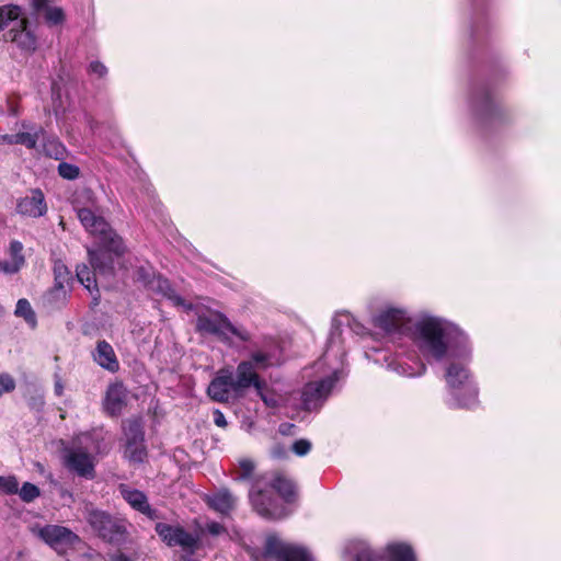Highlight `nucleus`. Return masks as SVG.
Instances as JSON below:
<instances>
[{
    "label": "nucleus",
    "mask_w": 561,
    "mask_h": 561,
    "mask_svg": "<svg viewBox=\"0 0 561 561\" xmlns=\"http://www.w3.org/2000/svg\"><path fill=\"white\" fill-rule=\"evenodd\" d=\"M371 323L394 339L397 350H374L366 357L399 376L415 378L426 371L425 362L444 364V378L453 408L471 409L478 404V386L470 371L472 343L457 323L430 311L411 318L407 308L388 304L371 317Z\"/></svg>",
    "instance_id": "nucleus-1"
},
{
    "label": "nucleus",
    "mask_w": 561,
    "mask_h": 561,
    "mask_svg": "<svg viewBox=\"0 0 561 561\" xmlns=\"http://www.w3.org/2000/svg\"><path fill=\"white\" fill-rule=\"evenodd\" d=\"M73 207L84 229L98 240L96 249H88L90 264L101 273L113 271V255L123 256L125 247L104 218L95 213V199L89 188L77 192Z\"/></svg>",
    "instance_id": "nucleus-2"
},
{
    "label": "nucleus",
    "mask_w": 561,
    "mask_h": 561,
    "mask_svg": "<svg viewBox=\"0 0 561 561\" xmlns=\"http://www.w3.org/2000/svg\"><path fill=\"white\" fill-rule=\"evenodd\" d=\"M351 314L341 313L333 319V325L330 333L328 348L319 362L316 363L314 368L319 376L306 383L301 392V402L306 410H318L322 407L329 396L332 393L337 380L341 376V369L337 366L329 364L331 355H339L342 359L344 352L341 351V335L340 325L350 324Z\"/></svg>",
    "instance_id": "nucleus-3"
},
{
    "label": "nucleus",
    "mask_w": 561,
    "mask_h": 561,
    "mask_svg": "<svg viewBox=\"0 0 561 561\" xmlns=\"http://www.w3.org/2000/svg\"><path fill=\"white\" fill-rule=\"evenodd\" d=\"M274 493H277L284 502L289 503L295 497L296 488L291 480L279 473L263 474L253 481L249 497L259 515L270 519H279L287 516L288 511Z\"/></svg>",
    "instance_id": "nucleus-4"
},
{
    "label": "nucleus",
    "mask_w": 561,
    "mask_h": 561,
    "mask_svg": "<svg viewBox=\"0 0 561 561\" xmlns=\"http://www.w3.org/2000/svg\"><path fill=\"white\" fill-rule=\"evenodd\" d=\"M100 451V444L91 433L79 434L72 446L65 449V465L78 476L92 479L94 477L93 454Z\"/></svg>",
    "instance_id": "nucleus-5"
},
{
    "label": "nucleus",
    "mask_w": 561,
    "mask_h": 561,
    "mask_svg": "<svg viewBox=\"0 0 561 561\" xmlns=\"http://www.w3.org/2000/svg\"><path fill=\"white\" fill-rule=\"evenodd\" d=\"M196 328L201 332L219 336L230 345H233L237 341L248 342L250 340V333L244 328L233 325L224 314L218 312L199 316Z\"/></svg>",
    "instance_id": "nucleus-6"
},
{
    "label": "nucleus",
    "mask_w": 561,
    "mask_h": 561,
    "mask_svg": "<svg viewBox=\"0 0 561 561\" xmlns=\"http://www.w3.org/2000/svg\"><path fill=\"white\" fill-rule=\"evenodd\" d=\"M272 365V357L268 353L256 351L253 352L249 359L241 360L236 369V385L244 392L250 387L260 388L264 382L259 371Z\"/></svg>",
    "instance_id": "nucleus-7"
},
{
    "label": "nucleus",
    "mask_w": 561,
    "mask_h": 561,
    "mask_svg": "<svg viewBox=\"0 0 561 561\" xmlns=\"http://www.w3.org/2000/svg\"><path fill=\"white\" fill-rule=\"evenodd\" d=\"M88 523L98 534L110 542L119 543L125 539L126 526L123 522L113 519L108 514L93 507H87Z\"/></svg>",
    "instance_id": "nucleus-8"
},
{
    "label": "nucleus",
    "mask_w": 561,
    "mask_h": 561,
    "mask_svg": "<svg viewBox=\"0 0 561 561\" xmlns=\"http://www.w3.org/2000/svg\"><path fill=\"white\" fill-rule=\"evenodd\" d=\"M131 276L148 290L161 295L174 306H185L184 300L174 293L168 279L157 276L150 264L139 265Z\"/></svg>",
    "instance_id": "nucleus-9"
},
{
    "label": "nucleus",
    "mask_w": 561,
    "mask_h": 561,
    "mask_svg": "<svg viewBox=\"0 0 561 561\" xmlns=\"http://www.w3.org/2000/svg\"><path fill=\"white\" fill-rule=\"evenodd\" d=\"M265 554L277 561H313V557L307 548L285 542L276 535L266 537Z\"/></svg>",
    "instance_id": "nucleus-10"
},
{
    "label": "nucleus",
    "mask_w": 561,
    "mask_h": 561,
    "mask_svg": "<svg viewBox=\"0 0 561 561\" xmlns=\"http://www.w3.org/2000/svg\"><path fill=\"white\" fill-rule=\"evenodd\" d=\"M207 394L211 400L222 403L241 397L243 392L236 385L232 369L224 367L218 370L216 377L208 385Z\"/></svg>",
    "instance_id": "nucleus-11"
},
{
    "label": "nucleus",
    "mask_w": 561,
    "mask_h": 561,
    "mask_svg": "<svg viewBox=\"0 0 561 561\" xmlns=\"http://www.w3.org/2000/svg\"><path fill=\"white\" fill-rule=\"evenodd\" d=\"M156 531L169 547L179 546L188 554H193L199 547V537L186 531L183 527L158 523Z\"/></svg>",
    "instance_id": "nucleus-12"
},
{
    "label": "nucleus",
    "mask_w": 561,
    "mask_h": 561,
    "mask_svg": "<svg viewBox=\"0 0 561 561\" xmlns=\"http://www.w3.org/2000/svg\"><path fill=\"white\" fill-rule=\"evenodd\" d=\"M33 533L59 553L79 541V537L70 529L58 525L33 528Z\"/></svg>",
    "instance_id": "nucleus-13"
},
{
    "label": "nucleus",
    "mask_w": 561,
    "mask_h": 561,
    "mask_svg": "<svg viewBox=\"0 0 561 561\" xmlns=\"http://www.w3.org/2000/svg\"><path fill=\"white\" fill-rule=\"evenodd\" d=\"M112 255H113V261H112L113 271L111 273H101L100 271H98L95 268H93V272H92L89 270V267L85 264L77 266V271H76L77 279L92 295L94 305H98L99 299H100L99 288H98V284L95 280V273H99L100 275H104V276L112 275L115 273L116 264L121 265L119 268H124V270L128 271V267L125 266V263L121 264L122 256H116L113 252H112ZM92 267H94V266L92 265Z\"/></svg>",
    "instance_id": "nucleus-14"
},
{
    "label": "nucleus",
    "mask_w": 561,
    "mask_h": 561,
    "mask_svg": "<svg viewBox=\"0 0 561 561\" xmlns=\"http://www.w3.org/2000/svg\"><path fill=\"white\" fill-rule=\"evenodd\" d=\"M16 211L30 218L44 216L47 213L44 193L38 188L31 190L25 196L18 199Z\"/></svg>",
    "instance_id": "nucleus-15"
},
{
    "label": "nucleus",
    "mask_w": 561,
    "mask_h": 561,
    "mask_svg": "<svg viewBox=\"0 0 561 561\" xmlns=\"http://www.w3.org/2000/svg\"><path fill=\"white\" fill-rule=\"evenodd\" d=\"M472 108L474 115L485 122L497 119L502 114L501 106L486 90H480L476 93Z\"/></svg>",
    "instance_id": "nucleus-16"
},
{
    "label": "nucleus",
    "mask_w": 561,
    "mask_h": 561,
    "mask_svg": "<svg viewBox=\"0 0 561 561\" xmlns=\"http://www.w3.org/2000/svg\"><path fill=\"white\" fill-rule=\"evenodd\" d=\"M27 24V19H24L21 26L16 25L14 28L8 30L4 38L15 44L23 51L33 53L37 47V38Z\"/></svg>",
    "instance_id": "nucleus-17"
},
{
    "label": "nucleus",
    "mask_w": 561,
    "mask_h": 561,
    "mask_svg": "<svg viewBox=\"0 0 561 561\" xmlns=\"http://www.w3.org/2000/svg\"><path fill=\"white\" fill-rule=\"evenodd\" d=\"M127 401V389L123 383L115 382L107 387L103 400V408L111 416H118Z\"/></svg>",
    "instance_id": "nucleus-18"
},
{
    "label": "nucleus",
    "mask_w": 561,
    "mask_h": 561,
    "mask_svg": "<svg viewBox=\"0 0 561 561\" xmlns=\"http://www.w3.org/2000/svg\"><path fill=\"white\" fill-rule=\"evenodd\" d=\"M122 497L136 511L153 519L157 517L156 511L151 508L145 493L122 484L119 486Z\"/></svg>",
    "instance_id": "nucleus-19"
},
{
    "label": "nucleus",
    "mask_w": 561,
    "mask_h": 561,
    "mask_svg": "<svg viewBox=\"0 0 561 561\" xmlns=\"http://www.w3.org/2000/svg\"><path fill=\"white\" fill-rule=\"evenodd\" d=\"M23 244L18 240H12L8 248L9 259L0 260V272L7 275L18 273L25 264L23 255Z\"/></svg>",
    "instance_id": "nucleus-20"
},
{
    "label": "nucleus",
    "mask_w": 561,
    "mask_h": 561,
    "mask_svg": "<svg viewBox=\"0 0 561 561\" xmlns=\"http://www.w3.org/2000/svg\"><path fill=\"white\" fill-rule=\"evenodd\" d=\"M93 359L104 369L116 373L119 363L112 345L106 341H99L93 352Z\"/></svg>",
    "instance_id": "nucleus-21"
},
{
    "label": "nucleus",
    "mask_w": 561,
    "mask_h": 561,
    "mask_svg": "<svg viewBox=\"0 0 561 561\" xmlns=\"http://www.w3.org/2000/svg\"><path fill=\"white\" fill-rule=\"evenodd\" d=\"M383 561H416L412 547L404 542H390L382 551Z\"/></svg>",
    "instance_id": "nucleus-22"
},
{
    "label": "nucleus",
    "mask_w": 561,
    "mask_h": 561,
    "mask_svg": "<svg viewBox=\"0 0 561 561\" xmlns=\"http://www.w3.org/2000/svg\"><path fill=\"white\" fill-rule=\"evenodd\" d=\"M24 19L26 18L21 7L14 4L0 5V32L5 28H14L16 25L21 26Z\"/></svg>",
    "instance_id": "nucleus-23"
},
{
    "label": "nucleus",
    "mask_w": 561,
    "mask_h": 561,
    "mask_svg": "<svg viewBox=\"0 0 561 561\" xmlns=\"http://www.w3.org/2000/svg\"><path fill=\"white\" fill-rule=\"evenodd\" d=\"M344 551L353 561H376L377 556L364 540H351L345 545Z\"/></svg>",
    "instance_id": "nucleus-24"
},
{
    "label": "nucleus",
    "mask_w": 561,
    "mask_h": 561,
    "mask_svg": "<svg viewBox=\"0 0 561 561\" xmlns=\"http://www.w3.org/2000/svg\"><path fill=\"white\" fill-rule=\"evenodd\" d=\"M208 504L215 511L227 514L236 505V497L227 490H221L211 496H208Z\"/></svg>",
    "instance_id": "nucleus-25"
},
{
    "label": "nucleus",
    "mask_w": 561,
    "mask_h": 561,
    "mask_svg": "<svg viewBox=\"0 0 561 561\" xmlns=\"http://www.w3.org/2000/svg\"><path fill=\"white\" fill-rule=\"evenodd\" d=\"M126 443H139L144 440L142 424L139 419L127 420L123 425Z\"/></svg>",
    "instance_id": "nucleus-26"
},
{
    "label": "nucleus",
    "mask_w": 561,
    "mask_h": 561,
    "mask_svg": "<svg viewBox=\"0 0 561 561\" xmlns=\"http://www.w3.org/2000/svg\"><path fill=\"white\" fill-rule=\"evenodd\" d=\"M54 276H55V285L59 287H69L70 282L72 280L70 276V272L66 264L62 261H55L54 263ZM60 291V288H58Z\"/></svg>",
    "instance_id": "nucleus-27"
},
{
    "label": "nucleus",
    "mask_w": 561,
    "mask_h": 561,
    "mask_svg": "<svg viewBox=\"0 0 561 561\" xmlns=\"http://www.w3.org/2000/svg\"><path fill=\"white\" fill-rule=\"evenodd\" d=\"M44 133L42 127L33 131H22L15 134V145H23L28 149H34L37 145L39 136Z\"/></svg>",
    "instance_id": "nucleus-28"
},
{
    "label": "nucleus",
    "mask_w": 561,
    "mask_h": 561,
    "mask_svg": "<svg viewBox=\"0 0 561 561\" xmlns=\"http://www.w3.org/2000/svg\"><path fill=\"white\" fill-rule=\"evenodd\" d=\"M257 394L262 399V401L265 403L268 408H278L282 405L284 399L282 396L272 392L266 389L265 382H263L260 388L256 389Z\"/></svg>",
    "instance_id": "nucleus-29"
},
{
    "label": "nucleus",
    "mask_w": 561,
    "mask_h": 561,
    "mask_svg": "<svg viewBox=\"0 0 561 561\" xmlns=\"http://www.w3.org/2000/svg\"><path fill=\"white\" fill-rule=\"evenodd\" d=\"M125 456L134 462H141L146 457L144 440L139 443H126Z\"/></svg>",
    "instance_id": "nucleus-30"
},
{
    "label": "nucleus",
    "mask_w": 561,
    "mask_h": 561,
    "mask_svg": "<svg viewBox=\"0 0 561 561\" xmlns=\"http://www.w3.org/2000/svg\"><path fill=\"white\" fill-rule=\"evenodd\" d=\"M58 288L59 286H54L53 289L47 294V297H45L46 301L53 308L61 307L67 300L68 287H60V291Z\"/></svg>",
    "instance_id": "nucleus-31"
},
{
    "label": "nucleus",
    "mask_w": 561,
    "mask_h": 561,
    "mask_svg": "<svg viewBox=\"0 0 561 561\" xmlns=\"http://www.w3.org/2000/svg\"><path fill=\"white\" fill-rule=\"evenodd\" d=\"M15 314L24 318V320L32 327L36 323L35 313L31 307V304L26 299H20L16 302Z\"/></svg>",
    "instance_id": "nucleus-32"
},
{
    "label": "nucleus",
    "mask_w": 561,
    "mask_h": 561,
    "mask_svg": "<svg viewBox=\"0 0 561 561\" xmlns=\"http://www.w3.org/2000/svg\"><path fill=\"white\" fill-rule=\"evenodd\" d=\"M44 18L47 24L55 26L65 21V13L59 7H46Z\"/></svg>",
    "instance_id": "nucleus-33"
},
{
    "label": "nucleus",
    "mask_w": 561,
    "mask_h": 561,
    "mask_svg": "<svg viewBox=\"0 0 561 561\" xmlns=\"http://www.w3.org/2000/svg\"><path fill=\"white\" fill-rule=\"evenodd\" d=\"M254 462L251 459H241L239 461V468L237 471V479L238 480H249L252 478L253 471H254Z\"/></svg>",
    "instance_id": "nucleus-34"
},
{
    "label": "nucleus",
    "mask_w": 561,
    "mask_h": 561,
    "mask_svg": "<svg viewBox=\"0 0 561 561\" xmlns=\"http://www.w3.org/2000/svg\"><path fill=\"white\" fill-rule=\"evenodd\" d=\"M18 492L20 497L27 503L39 496V489L30 482H25Z\"/></svg>",
    "instance_id": "nucleus-35"
},
{
    "label": "nucleus",
    "mask_w": 561,
    "mask_h": 561,
    "mask_svg": "<svg viewBox=\"0 0 561 561\" xmlns=\"http://www.w3.org/2000/svg\"><path fill=\"white\" fill-rule=\"evenodd\" d=\"M19 491V483L15 477H0V492L15 494Z\"/></svg>",
    "instance_id": "nucleus-36"
},
{
    "label": "nucleus",
    "mask_w": 561,
    "mask_h": 561,
    "mask_svg": "<svg viewBox=\"0 0 561 561\" xmlns=\"http://www.w3.org/2000/svg\"><path fill=\"white\" fill-rule=\"evenodd\" d=\"M58 173L66 180H75L79 176L80 170L75 164L61 162L58 165Z\"/></svg>",
    "instance_id": "nucleus-37"
},
{
    "label": "nucleus",
    "mask_w": 561,
    "mask_h": 561,
    "mask_svg": "<svg viewBox=\"0 0 561 561\" xmlns=\"http://www.w3.org/2000/svg\"><path fill=\"white\" fill-rule=\"evenodd\" d=\"M15 388L14 379L5 373L0 374V397Z\"/></svg>",
    "instance_id": "nucleus-38"
},
{
    "label": "nucleus",
    "mask_w": 561,
    "mask_h": 561,
    "mask_svg": "<svg viewBox=\"0 0 561 561\" xmlns=\"http://www.w3.org/2000/svg\"><path fill=\"white\" fill-rule=\"evenodd\" d=\"M89 72L96 78H104L107 75V68L101 61L94 60L89 65Z\"/></svg>",
    "instance_id": "nucleus-39"
},
{
    "label": "nucleus",
    "mask_w": 561,
    "mask_h": 561,
    "mask_svg": "<svg viewBox=\"0 0 561 561\" xmlns=\"http://www.w3.org/2000/svg\"><path fill=\"white\" fill-rule=\"evenodd\" d=\"M311 449V443L307 439H298L293 444V451L298 456L307 455Z\"/></svg>",
    "instance_id": "nucleus-40"
},
{
    "label": "nucleus",
    "mask_w": 561,
    "mask_h": 561,
    "mask_svg": "<svg viewBox=\"0 0 561 561\" xmlns=\"http://www.w3.org/2000/svg\"><path fill=\"white\" fill-rule=\"evenodd\" d=\"M48 147H51V150L47 149V154L56 159H59L65 151L64 146L56 139L50 140Z\"/></svg>",
    "instance_id": "nucleus-41"
},
{
    "label": "nucleus",
    "mask_w": 561,
    "mask_h": 561,
    "mask_svg": "<svg viewBox=\"0 0 561 561\" xmlns=\"http://www.w3.org/2000/svg\"><path fill=\"white\" fill-rule=\"evenodd\" d=\"M206 529L214 536L220 535L225 530L224 526L216 522L208 523Z\"/></svg>",
    "instance_id": "nucleus-42"
},
{
    "label": "nucleus",
    "mask_w": 561,
    "mask_h": 561,
    "mask_svg": "<svg viewBox=\"0 0 561 561\" xmlns=\"http://www.w3.org/2000/svg\"><path fill=\"white\" fill-rule=\"evenodd\" d=\"M213 414H214V423L217 426H219V427H226L227 426L226 417H225L224 413L220 410H215Z\"/></svg>",
    "instance_id": "nucleus-43"
},
{
    "label": "nucleus",
    "mask_w": 561,
    "mask_h": 561,
    "mask_svg": "<svg viewBox=\"0 0 561 561\" xmlns=\"http://www.w3.org/2000/svg\"><path fill=\"white\" fill-rule=\"evenodd\" d=\"M8 112L12 116H16L20 113L18 103L11 99H8Z\"/></svg>",
    "instance_id": "nucleus-44"
},
{
    "label": "nucleus",
    "mask_w": 561,
    "mask_h": 561,
    "mask_svg": "<svg viewBox=\"0 0 561 561\" xmlns=\"http://www.w3.org/2000/svg\"><path fill=\"white\" fill-rule=\"evenodd\" d=\"M0 145H15V134L14 135H0Z\"/></svg>",
    "instance_id": "nucleus-45"
},
{
    "label": "nucleus",
    "mask_w": 561,
    "mask_h": 561,
    "mask_svg": "<svg viewBox=\"0 0 561 561\" xmlns=\"http://www.w3.org/2000/svg\"><path fill=\"white\" fill-rule=\"evenodd\" d=\"M54 390L57 396H61L64 392V385L59 378L55 381Z\"/></svg>",
    "instance_id": "nucleus-46"
},
{
    "label": "nucleus",
    "mask_w": 561,
    "mask_h": 561,
    "mask_svg": "<svg viewBox=\"0 0 561 561\" xmlns=\"http://www.w3.org/2000/svg\"><path fill=\"white\" fill-rule=\"evenodd\" d=\"M111 561H130L125 554L123 553H115L111 556Z\"/></svg>",
    "instance_id": "nucleus-47"
},
{
    "label": "nucleus",
    "mask_w": 561,
    "mask_h": 561,
    "mask_svg": "<svg viewBox=\"0 0 561 561\" xmlns=\"http://www.w3.org/2000/svg\"><path fill=\"white\" fill-rule=\"evenodd\" d=\"M45 0H32V4L36 10H39L44 7Z\"/></svg>",
    "instance_id": "nucleus-48"
},
{
    "label": "nucleus",
    "mask_w": 561,
    "mask_h": 561,
    "mask_svg": "<svg viewBox=\"0 0 561 561\" xmlns=\"http://www.w3.org/2000/svg\"><path fill=\"white\" fill-rule=\"evenodd\" d=\"M291 426H293V425H289V424H283V425H280L279 431H280L283 434H285V433H287L286 431H288V428H289V427H291Z\"/></svg>",
    "instance_id": "nucleus-49"
},
{
    "label": "nucleus",
    "mask_w": 561,
    "mask_h": 561,
    "mask_svg": "<svg viewBox=\"0 0 561 561\" xmlns=\"http://www.w3.org/2000/svg\"><path fill=\"white\" fill-rule=\"evenodd\" d=\"M22 127H23L24 129H31L30 124H27L26 122H23V123H22Z\"/></svg>",
    "instance_id": "nucleus-50"
},
{
    "label": "nucleus",
    "mask_w": 561,
    "mask_h": 561,
    "mask_svg": "<svg viewBox=\"0 0 561 561\" xmlns=\"http://www.w3.org/2000/svg\"><path fill=\"white\" fill-rule=\"evenodd\" d=\"M273 455H274L275 457H280V455H282V454H280V451H278L277 449H274V450H273Z\"/></svg>",
    "instance_id": "nucleus-51"
},
{
    "label": "nucleus",
    "mask_w": 561,
    "mask_h": 561,
    "mask_svg": "<svg viewBox=\"0 0 561 561\" xmlns=\"http://www.w3.org/2000/svg\"><path fill=\"white\" fill-rule=\"evenodd\" d=\"M184 561H192V560H191L190 558H187V559H186V558H184Z\"/></svg>",
    "instance_id": "nucleus-52"
},
{
    "label": "nucleus",
    "mask_w": 561,
    "mask_h": 561,
    "mask_svg": "<svg viewBox=\"0 0 561 561\" xmlns=\"http://www.w3.org/2000/svg\"><path fill=\"white\" fill-rule=\"evenodd\" d=\"M2 113V108L0 107V114Z\"/></svg>",
    "instance_id": "nucleus-53"
}]
</instances>
